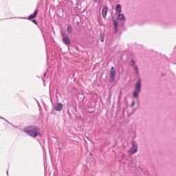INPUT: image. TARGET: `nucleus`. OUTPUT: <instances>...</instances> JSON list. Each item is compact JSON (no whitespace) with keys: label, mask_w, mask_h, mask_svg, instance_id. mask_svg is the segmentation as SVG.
<instances>
[{"label":"nucleus","mask_w":176,"mask_h":176,"mask_svg":"<svg viewBox=\"0 0 176 176\" xmlns=\"http://www.w3.org/2000/svg\"><path fill=\"white\" fill-rule=\"evenodd\" d=\"M23 131L33 138H36L38 135H41V129L37 126H27L24 128Z\"/></svg>","instance_id":"1"},{"label":"nucleus","mask_w":176,"mask_h":176,"mask_svg":"<svg viewBox=\"0 0 176 176\" xmlns=\"http://www.w3.org/2000/svg\"><path fill=\"white\" fill-rule=\"evenodd\" d=\"M141 93V78H139L135 85V90L133 91V98H138V94Z\"/></svg>","instance_id":"2"},{"label":"nucleus","mask_w":176,"mask_h":176,"mask_svg":"<svg viewBox=\"0 0 176 176\" xmlns=\"http://www.w3.org/2000/svg\"><path fill=\"white\" fill-rule=\"evenodd\" d=\"M115 75H116V71H115V67L112 66L110 69V78L109 82L113 83L115 81Z\"/></svg>","instance_id":"3"},{"label":"nucleus","mask_w":176,"mask_h":176,"mask_svg":"<svg viewBox=\"0 0 176 176\" xmlns=\"http://www.w3.org/2000/svg\"><path fill=\"white\" fill-rule=\"evenodd\" d=\"M138 151V146L137 145V142L133 141V147L131 149V155H134L135 153H137V151Z\"/></svg>","instance_id":"4"},{"label":"nucleus","mask_w":176,"mask_h":176,"mask_svg":"<svg viewBox=\"0 0 176 176\" xmlns=\"http://www.w3.org/2000/svg\"><path fill=\"white\" fill-rule=\"evenodd\" d=\"M54 109L57 111H63V104L58 102L54 106Z\"/></svg>","instance_id":"5"},{"label":"nucleus","mask_w":176,"mask_h":176,"mask_svg":"<svg viewBox=\"0 0 176 176\" xmlns=\"http://www.w3.org/2000/svg\"><path fill=\"white\" fill-rule=\"evenodd\" d=\"M107 13H108V8L104 7L102 10V16L103 19L107 18Z\"/></svg>","instance_id":"6"},{"label":"nucleus","mask_w":176,"mask_h":176,"mask_svg":"<svg viewBox=\"0 0 176 176\" xmlns=\"http://www.w3.org/2000/svg\"><path fill=\"white\" fill-rule=\"evenodd\" d=\"M63 40L65 45H71V39H69L68 36H64Z\"/></svg>","instance_id":"7"},{"label":"nucleus","mask_w":176,"mask_h":176,"mask_svg":"<svg viewBox=\"0 0 176 176\" xmlns=\"http://www.w3.org/2000/svg\"><path fill=\"white\" fill-rule=\"evenodd\" d=\"M38 14V10H35L33 14H30L28 17V20H34L36 15Z\"/></svg>","instance_id":"8"},{"label":"nucleus","mask_w":176,"mask_h":176,"mask_svg":"<svg viewBox=\"0 0 176 176\" xmlns=\"http://www.w3.org/2000/svg\"><path fill=\"white\" fill-rule=\"evenodd\" d=\"M118 20H120V21H122V25H124L126 21V18L123 14H118Z\"/></svg>","instance_id":"9"},{"label":"nucleus","mask_w":176,"mask_h":176,"mask_svg":"<svg viewBox=\"0 0 176 176\" xmlns=\"http://www.w3.org/2000/svg\"><path fill=\"white\" fill-rule=\"evenodd\" d=\"M116 11L117 13H122V6H120V4H118L116 7Z\"/></svg>","instance_id":"10"},{"label":"nucleus","mask_w":176,"mask_h":176,"mask_svg":"<svg viewBox=\"0 0 176 176\" xmlns=\"http://www.w3.org/2000/svg\"><path fill=\"white\" fill-rule=\"evenodd\" d=\"M113 24L114 25L115 32H116V31H118V21H116L115 19H113Z\"/></svg>","instance_id":"11"},{"label":"nucleus","mask_w":176,"mask_h":176,"mask_svg":"<svg viewBox=\"0 0 176 176\" xmlns=\"http://www.w3.org/2000/svg\"><path fill=\"white\" fill-rule=\"evenodd\" d=\"M67 32H69V34H72V26L71 25V24H68L67 25Z\"/></svg>","instance_id":"12"},{"label":"nucleus","mask_w":176,"mask_h":176,"mask_svg":"<svg viewBox=\"0 0 176 176\" xmlns=\"http://www.w3.org/2000/svg\"><path fill=\"white\" fill-rule=\"evenodd\" d=\"M134 71L136 72V75H140V71L138 70V67L137 65L134 66Z\"/></svg>","instance_id":"13"},{"label":"nucleus","mask_w":176,"mask_h":176,"mask_svg":"<svg viewBox=\"0 0 176 176\" xmlns=\"http://www.w3.org/2000/svg\"><path fill=\"white\" fill-rule=\"evenodd\" d=\"M129 65H131V67H135V62L134 61V60H131L129 62Z\"/></svg>","instance_id":"14"},{"label":"nucleus","mask_w":176,"mask_h":176,"mask_svg":"<svg viewBox=\"0 0 176 176\" xmlns=\"http://www.w3.org/2000/svg\"><path fill=\"white\" fill-rule=\"evenodd\" d=\"M104 34L100 33V41H101V42H104Z\"/></svg>","instance_id":"15"},{"label":"nucleus","mask_w":176,"mask_h":176,"mask_svg":"<svg viewBox=\"0 0 176 176\" xmlns=\"http://www.w3.org/2000/svg\"><path fill=\"white\" fill-rule=\"evenodd\" d=\"M47 76V72L44 73L43 76L42 77V80L43 82H45V79H46Z\"/></svg>","instance_id":"16"},{"label":"nucleus","mask_w":176,"mask_h":176,"mask_svg":"<svg viewBox=\"0 0 176 176\" xmlns=\"http://www.w3.org/2000/svg\"><path fill=\"white\" fill-rule=\"evenodd\" d=\"M32 23H34V24H36V25L38 24V22L36 21V19H33Z\"/></svg>","instance_id":"17"},{"label":"nucleus","mask_w":176,"mask_h":176,"mask_svg":"<svg viewBox=\"0 0 176 176\" xmlns=\"http://www.w3.org/2000/svg\"><path fill=\"white\" fill-rule=\"evenodd\" d=\"M134 105H135V102L133 101L131 104V107H133Z\"/></svg>","instance_id":"18"},{"label":"nucleus","mask_w":176,"mask_h":176,"mask_svg":"<svg viewBox=\"0 0 176 176\" xmlns=\"http://www.w3.org/2000/svg\"><path fill=\"white\" fill-rule=\"evenodd\" d=\"M94 2H95V3H97V2H98V0H94Z\"/></svg>","instance_id":"19"},{"label":"nucleus","mask_w":176,"mask_h":176,"mask_svg":"<svg viewBox=\"0 0 176 176\" xmlns=\"http://www.w3.org/2000/svg\"><path fill=\"white\" fill-rule=\"evenodd\" d=\"M173 64H176V61L173 60Z\"/></svg>","instance_id":"20"},{"label":"nucleus","mask_w":176,"mask_h":176,"mask_svg":"<svg viewBox=\"0 0 176 176\" xmlns=\"http://www.w3.org/2000/svg\"><path fill=\"white\" fill-rule=\"evenodd\" d=\"M19 19H27V18H25V17H24V18H22V17H19Z\"/></svg>","instance_id":"21"},{"label":"nucleus","mask_w":176,"mask_h":176,"mask_svg":"<svg viewBox=\"0 0 176 176\" xmlns=\"http://www.w3.org/2000/svg\"><path fill=\"white\" fill-rule=\"evenodd\" d=\"M77 25H79V22H77Z\"/></svg>","instance_id":"22"},{"label":"nucleus","mask_w":176,"mask_h":176,"mask_svg":"<svg viewBox=\"0 0 176 176\" xmlns=\"http://www.w3.org/2000/svg\"><path fill=\"white\" fill-rule=\"evenodd\" d=\"M0 119H2V117H0Z\"/></svg>","instance_id":"23"},{"label":"nucleus","mask_w":176,"mask_h":176,"mask_svg":"<svg viewBox=\"0 0 176 176\" xmlns=\"http://www.w3.org/2000/svg\"><path fill=\"white\" fill-rule=\"evenodd\" d=\"M7 174H9L8 171H7Z\"/></svg>","instance_id":"24"}]
</instances>
